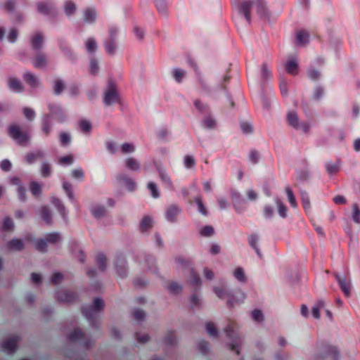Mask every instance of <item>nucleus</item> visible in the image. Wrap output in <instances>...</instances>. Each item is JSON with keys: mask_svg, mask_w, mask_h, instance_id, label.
Returning a JSON list of instances; mask_svg holds the SVG:
<instances>
[{"mask_svg": "<svg viewBox=\"0 0 360 360\" xmlns=\"http://www.w3.org/2000/svg\"><path fill=\"white\" fill-rule=\"evenodd\" d=\"M104 307L105 302L100 297H95L91 304L83 307V315L89 321L90 325L92 327L96 328L98 326V323L95 319V316L96 314L101 313L103 310Z\"/></svg>", "mask_w": 360, "mask_h": 360, "instance_id": "nucleus-1", "label": "nucleus"}, {"mask_svg": "<svg viewBox=\"0 0 360 360\" xmlns=\"http://www.w3.org/2000/svg\"><path fill=\"white\" fill-rule=\"evenodd\" d=\"M8 134L19 145L26 146L30 143V136L27 131H24L17 124H11L8 127Z\"/></svg>", "mask_w": 360, "mask_h": 360, "instance_id": "nucleus-2", "label": "nucleus"}, {"mask_svg": "<svg viewBox=\"0 0 360 360\" xmlns=\"http://www.w3.org/2000/svg\"><path fill=\"white\" fill-rule=\"evenodd\" d=\"M340 353L337 348L332 345H325L320 352L311 360H339Z\"/></svg>", "mask_w": 360, "mask_h": 360, "instance_id": "nucleus-3", "label": "nucleus"}, {"mask_svg": "<svg viewBox=\"0 0 360 360\" xmlns=\"http://www.w3.org/2000/svg\"><path fill=\"white\" fill-rule=\"evenodd\" d=\"M108 89L104 94V103L107 105H110L119 100V94L117 91V86L112 79L108 81Z\"/></svg>", "mask_w": 360, "mask_h": 360, "instance_id": "nucleus-4", "label": "nucleus"}, {"mask_svg": "<svg viewBox=\"0 0 360 360\" xmlns=\"http://www.w3.org/2000/svg\"><path fill=\"white\" fill-rule=\"evenodd\" d=\"M287 120L288 124L295 129L302 128L305 133H307L309 130V124L307 123H301L296 112H288L287 114Z\"/></svg>", "mask_w": 360, "mask_h": 360, "instance_id": "nucleus-5", "label": "nucleus"}, {"mask_svg": "<svg viewBox=\"0 0 360 360\" xmlns=\"http://www.w3.org/2000/svg\"><path fill=\"white\" fill-rule=\"evenodd\" d=\"M226 335L229 338H231L233 342L229 344V347L231 350H235L238 347L241 346L242 340L241 338L235 333L232 325H228L224 330Z\"/></svg>", "mask_w": 360, "mask_h": 360, "instance_id": "nucleus-6", "label": "nucleus"}, {"mask_svg": "<svg viewBox=\"0 0 360 360\" xmlns=\"http://www.w3.org/2000/svg\"><path fill=\"white\" fill-rule=\"evenodd\" d=\"M214 292L217 294V295L219 298L226 297L228 300L227 304L230 307H233L234 306L235 303L241 302L245 297V295L242 294L241 298L234 299L233 295H231V293L225 291L224 290L220 289L217 287L214 288Z\"/></svg>", "mask_w": 360, "mask_h": 360, "instance_id": "nucleus-7", "label": "nucleus"}, {"mask_svg": "<svg viewBox=\"0 0 360 360\" xmlns=\"http://www.w3.org/2000/svg\"><path fill=\"white\" fill-rule=\"evenodd\" d=\"M56 298L58 302L65 304L73 302L77 298V295L74 292L61 289L56 292Z\"/></svg>", "mask_w": 360, "mask_h": 360, "instance_id": "nucleus-8", "label": "nucleus"}, {"mask_svg": "<svg viewBox=\"0 0 360 360\" xmlns=\"http://www.w3.org/2000/svg\"><path fill=\"white\" fill-rule=\"evenodd\" d=\"M20 341L18 336H11L6 340L2 343L3 350L7 353L15 352L18 348V344Z\"/></svg>", "mask_w": 360, "mask_h": 360, "instance_id": "nucleus-9", "label": "nucleus"}, {"mask_svg": "<svg viewBox=\"0 0 360 360\" xmlns=\"http://www.w3.org/2000/svg\"><path fill=\"white\" fill-rule=\"evenodd\" d=\"M117 34V30L113 28L110 30V39L105 43V46L108 52L113 54L116 49L115 46V36Z\"/></svg>", "mask_w": 360, "mask_h": 360, "instance_id": "nucleus-10", "label": "nucleus"}, {"mask_svg": "<svg viewBox=\"0 0 360 360\" xmlns=\"http://www.w3.org/2000/svg\"><path fill=\"white\" fill-rule=\"evenodd\" d=\"M9 88L15 92H22L24 90V86L20 79L10 77L8 79Z\"/></svg>", "mask_w": 360, "mask_h": 360, "instance_id": "nucleus-11", "label": "nucleus"}, {"mask_svg": "<svg viewBox=\"0 0 360 360\" xmlns=\"http://www.w3.org/2000/svg\"><path fill=\"white\" fill-rule=\"evenodd\" d=\"M7 248L11 251H22L24 249V243L19 238H13L7 243Z\"/></svg>", "mask_w": 360, "mask_h": 360, "instance_id": "nucleus-12", "label": "nucleus"}, {"mask_svg": "<svg viewBox=\"0 0 360 360\" xmlns=\"http://www.w3.org/2000/svg\"><path fill=\"white\" fill-rule=\"evenodd\" d=\"M254 4L253 0H248L242 2L240 6V11L244 14L245 19L250 22V8Z\"/></svg>", "mask_w": 360, "mask_h": 360, "instance_id": "nucleus-13", "label": "nucleus"}, {"mask_svg": "<svg viewBox=\"0 0 360 360\" xmlns=\"http://www.w3.org/2000/svg\"><path fill=\"white\" fill-rule=\"evenodd\" d=\"M285 71L292 75H295L298 72V64L295 59H290L284 65Z\"/></svg>", "mask_w": 360, "mask_h": 360, "instance_id": "nucleus-14", "label": "nucleus"}, {"mask_svg": "<svg viewBox=\"0 0 360 360\" xmlns=\"http://www.w3.org/2000/svg\"><path fill=\"white\" fill-rule=\"evenodd\" d=\"M96 12L91 8H87L84 11V22L85 23H93L96 21Z\"/></svg>", "mask_w": 360, "mask_h": 360, "instance_id": "nucleus-15", "label": "nucleus"}, {"mask_svg": "<svg viewBox=\"0 0 360 360\" xmlns=\"http://www.w3.org/2000/svg\"><path fill=\"white\" fill-rule=\"evenodd\" d=\"M126 260L122 257H118L115 264L117 274L124 277L127 275Z\"/></svg>", "mask_w": 360, "mask_h": 360, "instance_id": "nucleus-16", "label": "nucleus"}, {"mask_svg": "<svg viewBox=\"0 0 360 360\" xmlns=\"http://www.w3.org/2000/svg\"><path fill=\"white\" fill-rule=\"evenodd\" d=\"M37 11L44 15H51L53 11V8L48 3L39 2L37 4Z\"/></svg>", "mask_w": 360, "mask_h": 360, "instance_id": "nucleus-17", "label": "nucleus"}, {"mask_svg": "<svg viewBox=\"0 0 360 360\" xmlns=\"http://www.w3.org/2000/svg\"><path fill=\"white\" fill-rule=\"evenodd\" d=\"M84 338V334L79 328H75L68 336V340L70 342H75L78 340H82Z\"/></svg>", "mask_w": 360, "mask_h": 360, "instance_id": "nucleus-18", "label": "nucleus"}, {"mask_svg": "<svg viewBox=\"0 0 360 360\" xmlns=\"http://www.w3.org/2000/svg\"><path fill=\"white\" fill-rule=\"evenodd\" d=\"M335 277H336V279H337L341 289L342 290L344 294L347 297H349L350 296L349 285H348L347 284L346 278L344 276H341L340 275H336Z\"/></svg>", "mask_w": 360, "mask_h": 360, "instance_id": "nucleus-19", "label": "nucleus"}, {"mask_svg": "<svg viewBox=\"0 0 360 360\" xmlns=\"http://www.w3.org/2000/svg\"><path fill=\"white\" fill-rule=\"evenodd\" d=\"M43 36L41 33H37L31 38L32 46L34 50L39 51L42 47Z\"/></svg>", "mask_w": 360, "mask_h": 360, "instance_id": "nucleus-20", "label": "nucleus"}, {"mask_svg": "<svg viewBox=\"0 0 360 360\" xmlns=\"http://www.w3.org/2000/svg\"><path fill=\"white\" fill-rule=\"evenodd\" d=\"M23 78L31 87L35 88L38 86V79L34 74L27 72L23 75Z\"/></svg>", "mask_w": 360, "mask_h": 360, "instance_id": "nucleus-21", "label": "nucleus"}, {"mask_svg": "<svg viewBox=\"0 0 360 360\" xmlns=\"http://www.w3.org/2000/svg\"><path fill=\"white\" fill-rule=\"evenodd\" d=\"M309 38V34L304 30H299L297 32L296 44L299 46H304L307 44Z\"/></svg>", "mask_w": 360, "mask_h": 360, "instance_id": "nucleus-22", "label": "nucleus"}, {"mask_svg": "<svg viewBox=\"0 0 360 360\" xmlns=\"http://www.w3.org/2000/svg\"><path fill=\"white\" fill-rule=\"evenodd\" d=\"M41 215L46 224L51 225L52 224L51 212L47 206H42L40 210Z\"/></svg>", "mask_w": 360, "mask_h": 360, "instance_id": "nucleus-23", "label": "nucleus"}, {"mask_svg": "<svg viewBox=\"0 0 360 360\" xmlns=\"http://www.w3.org/2000/svg\"><path fill=\"white\" fill-rule=\"evenodd\" d=\"M33 64L34 66L37 68L46 67L47 60L45 56L42 53L37 54L33 60Z\"/></svg>", "mask_w": 360, "mask_h": 360, "instance_id": "nucleus-24", "label": "nucleus"}, {"mask_svg": "<svg viewBox=\"0 0 360 360\" xmlns=\"http://www.w3.org/2000/svg\"><path fill=\"white\" fill-rule=\"evenodd\" d=\"M126 167L133 171H138L140 169V163L134 158H129L125 160Z\"/></svg>", "mask_w": 360, "mask_h": 360, "instance_id": "nucleus-25", "label": "nucleus"}, {"mask_svg": "<svg viewBox=\"0 0 360 360\" xmlns=\"http://www.w3.org/2000/svg\"><path fill=\"white\" fill-rule=\"evenodd\" d=\"M152 218L149 216H145L140 224V229L142 232L148 231L152 228Z\"/></svg>", "mask_w": 360, "mask_h": 360, "instance_id": "nucleus-26", "label": "nucleus"}, {"mask_svg": "<svg viewBox=\"0 0 360 360\" xmlns=\"http://www.w3.org/2000/svg\"><path fill=\"white\" fill-rule=\"evenodd\" d=\"M3 231H12L14 229V224L9 217H6L3 219V224L1 227Z\"/></svg>", "mask_w": 360, "mask_h": 360, "instance_id": "nucleus-27", "label": "nucleus"}, {"mask_svg": "<svg viewBox=\"0 0 360 360\" xmlns=\"http://www.w3.org/2000/svg\"><path fill=\"white\" fill-rule=\"evenodd\" d=\"M44 154L41 150H37L35 153H28L25 158L28 163L31 164L37 159H41L44 157Z\"/></svg>", "mask_w": 360, "mask_h": 360, "instance_id": "nucleus-28", "label": "nucleus"}, {"mask_svg": "<svg viewBox=\"0 0 360 360\" xmlns=\"http://www.w3.org/2000/svg\"><path fill=\"white\" fill-rule=\"evenodd\" d=\"M30 191L34 196L39 198L41 193L42 186L36 181H32L30 185Z\"/></svg>", "mask_w": 360, "mask_h": 360, "instance_id": "nucleus-29", "label": "nucleus"}, {"mask_svg": "<svg viewBox=\"0 0 360 360\" xmlns=\"http://www.w3.org/2000/svg\"><path fill=\"white\" fill-rule=\"evenodd\" d=\"M179 212V209L176 206L172 205L169 207L167 212V219L170 221H174Z\"/></svg>", "mask_w": 360, "mask_h": 360, "instance_id": "nucleus-30", "label": "nucleus"}, {"mask_svg": "<svg viewBox=\"0 0 360 360\" xmlns=\"http://www.w3.org/2000/svg\"><path fill=\"white\" fill-rule=\"evenodd\" d=\"M106 256L103 253H99L96 257V262L102 271L106 270Z\"/></svg>", "mask_w": 360, "mask_h": 360, "instance_id": "nucleus-31", "label": "nucleus"}, {"mask_svg": "<svg viewBox=\"0 0 360 360\" xmlns=\"http://www.w3.org/2000/svg\"><path fill=\"white\" fill-rule=\"evenodd\" d=\"M205 330L210 336L217 337L218 335L217 329L212 322H207L205 323Z\"/></svg>", "mask_w": 360, "mask_h": 360, "instance_id": "nucleus-32", "label": "nucleus"}, {"mask_svg": "<svg viewBox=\"0 0 360 360\" xmlns=\"http://www.w3.org/2000/svg\"><path fill=\"white\" fill-rule=\"evenodd\" d=\"M65 88V84L61 79H56L54 81V92L56 94L58 95L63 92V91Z\"/></svg>", "mask_w": 360, "mask_h": 360, "instance_id": "nucleus-33", "label": "nucleus"}, {"mask_svg": "<svg viewBox=\"0 0 360 360\" xmlns=\"http://www.w3.org/2000/svg\"><path fill=\"white\" fill-rule=\"evenodd\" d=\"M121 181H122L124 186L129 191H133L135 188L136 184L133 179L127 176H122L121 177Z\"/></svg>", "mask_w": 360, "mask_h": 360, "instance_id": "nucleus-34", "label": "nucleus"}, {"mask_svg": "<svg viewBox=\"0 0 360 360\" xmlns=\"http://www.w3.org/2000/svg\"><path fill=\"white\" fill-rule=\"evenodd\" d=\"M45 239L47 240L48 243L55 244L60 241V235L58 233H51L46 236Z\"/></svg>", "mask_w": 360, "mask_h": 360, "instance_id": "nucleus-35", "label": "nucleus"}, {"mask_svg": "<svg viewBox=\"0 0 360 360\" xmlns=\"http://www.w3.org/2000/svg\"><path fill=\"white\" fill-rule=\"evenodd\" d=\"M47 247H48V242L47 240L44 239H40L37 240L35 245L36 249L42 252H45L47 251Z\"/></svg>", "mask_w": 360, "mask_h": 360, "instance_id": "nucleus-36", "label": "nucleus"}, {"mask_svg": "<svg viewBox=\"0 0 360 360\" xmlns=\"http://www.w3.org/2000/svg\"><path fill=\"white\" fill-rule=\"evenodd\" d=\"M234 276L240 282H242V283L246 282L247 279L245 276L244 271L241 267H238L235 269Z\"/></svg>", "mask_w": 360, "mask_h": 360, "instance_id": "nucleus-37", "label": "nucleus"}, {"mask_svg": "<svg viewBox=\"0 0 360 360\" xmlns=\"http://www.w3.org/2000/svg\"><path fill=\"white\" fill-rule=\"evenodd\" d=\"M252 317L255 321L258 323H262L264 320L262 311L258 309H254L252 311Z\"/></svg>", "mask_w": 360, "mask_h": 360, "instance_id": "nucleus-38", "label": "nucleus"}, {"mask_svg": "<svg viewBox=\"0 0 360 360\" xmlns=\"http://www.w3.org/2000/svg\"><path fill=\"white\" fill-rule=\"evenodd\" d=\"M52 202L53 205L58 209L61 215L65 218V208L64 205L61 203L60 200L57 198H52Z\"/></svg>", "mask_w": 360, "mask_h": 360, "instance_id": "nucleus-39", "label": "nucleus"}, {"mask_svg": "<svg viewBox=\"0 0 360 360\" xmlns=\"http://www.w3.org/2000/svg\"><path fill=\"white\" fill-rule=\"evenodd\" d=\"M106 210L105 207L96 206L92 209V214L96 218H101L105 214Z\"/></svg>", "mask_w": 360, "mask_h": 360, "instance_id": "nucleus-40", "label": "nucleus"}, {"mask_svg": "<svg viewBox=\"0 0 360 360\" xmlns=\"http://www.w3.org/2000/svg\"><path fill=\"white\" fill-rule=\"evenodd\" d=\"M76 5L72 1H67L65 4V12L67 15H71L76 11Z\"/></svg>", "mask_w": 360, "mask_h": 360, "instance_id": "nucleus-41", "label": "nucleus"}, {"mask_svg": "<svg viewBox=\"0 0 360 360\" xmlns=\"http://www.w3.org/2000/svg\"><path fill=\"white\" fill-rule=\"evenodd\" d=\"M79 127L82 131L84 133H89L91 129V124L90 122L83 120H81L79 123Z\"/></svg>", "mask_w": 360, "mask_h": 360, "instance_id": "nucleus-42", "label": "nucleus"}, {"mask_svg": "<svg viewBox=\"0 0 360 360\" xmlns=\"http://www.w3.org/2000/svg\"><path fill=\"white\" fill-rule=\"evenodd\" d=\"M214 233V229L211 226H205L202 227L201 229V230L200 231V234L202 236H205V237L210 236L213 235Z\"/></svg>", "mask_w": 360, "mask_h": 360, "instance_id": "nucleus-43", "label": "nucleus"}, {"mask_svg": "<svg viewBox=\"0 0 360 360\" xmlns=\"http://www.w3.org/2000/svg\"><path fill=\"white\" fill-rule=\"evenodd\" d=\"M352 219L357 224L360 223V210L356 204L352 205Z\"/></svg>", "mask_w": 360, "mask_h": 360, "instance_id": "nucleus-44", "label": "nucleus"}, {"mask_svg": "<svg viewBox=\"0 0 360 360\" xmlns=\"http://www.w3.org/2000/svg\"><path fill=\"white\" fill-rule=\"evenodd\" d=\"M285 191H286L290 204L294 207H296L297 202H296V200H295V198L294 196L292 189L288 186L285 188Z\"/></svg>", "mask_w": 360, "mask_h": 360, "instance_id": "nucleus-45", "label": "nucleus"}, {"mask_svg": "<svg viewBox=\"0 0 360 360\" xmlns=\"http://www.w3.org/2000/svg\"><path fill=\"white\" fill-rule=\"evenodd\" d=\"M60 143L62 146H68L71 140L70 135L66 132H62L59 135Z\"/></svg>", "mask_w": 360, "mask_h": 360, "instance_id": "nucleus-46", "label": "nucleus"}, {"mask_svg": "<svg viewBox=\"0 0 360 360\" xmlns=\"http://www.w3.org/2000/svg\"><path fill=\"white\" fill-rule=\"evenodd\" d=\"M190 273H191V275L192 278H193L192 279V284L195 287L200 286V285H201L200 278L196 275V274L195 273V271H194L193 267L191 268Z\"/></svg>", "mask_w": 360, "mask_h": 360, "instance_id": "nucleus-47", "label": "nucleus"}, {"mask_svg": "<svg viewBox=\"0 0 360 360\" xmlns=\"http://www.w3.org/2000/svg\"><path fill=\"white\" fill-rule=\"evenodd\" d=\"M134 145L131 143H124L121 146V150L124 154L132 153L134 152Z\"/></svg>", "mask_w": 360, "mask_h": 360, "instance_id": "nucleus-48", "label": "nucleus"}, {"mask_svg": "<svg viewBox=\"0 0 360 360\" xmlns=\"http://www.w3.org/2000/svg\"><path fill=\"white\" fill-rule=\"evenodd\" d=\"M165 343L167 345L172 346L176 344V338L174 333H169L165 338Z\"/></svg>", "mask_w": 360, "mask_h": 360, "instance_id": "nucleus-49", "label": "nucleus"}, {"mask_svg": "<svg viewBox=\"0 0 360 360\" xmlns=\"http://www.w3.org/2000/svg\"><path fill=\"white\" fill-rule=\"evenodd\" d=\"M168 289L170 291V292L176 295L181 291V286L179 285L176 282H172L170 285L168 286Z\"/></svg>", "mask_w": 360, "mask_h": 360, "instance_id": "nucleus-50", "label": "nucleus"}, {"mask_svg": "<svg viewBox=\"0 0 360 360\" xmlns=\"http://www.w3.org/2000/svg\"><path fill=\"white\" fill-rule=\"evenodd\" d=\"M63 279V275L60 272H55L51 276V283L54 285L59 284Z\"/></svg>", "mask_w": 360, "mask_h": 360, "instance_id": "nucleus-51", "label": "nucleus"}, {"mask_svg": "<svg viewBox=\"0 0 360 360\" xmlns=\"http://www.w3.org/2000/svg\"><path fill=\"white\" fill-rule=\"evenodd\" d=\"M74 157L72 155H69L65 157H60L58 158V162L61 165H70L72 163Z\"/></svg>", "mask_w": 360, "mask_h": 360, "instance_id": "nucleus-52", "label": "nucleus"}, {"mask_svg": "<svg viewBox=\"0 0 360 360\" xmlns=\"http://www.w3.org/2000/svg\"><path fill=\"white\" fill-rule=\"evenodd\" d=\"M86 49L89 52H94L96 49V42L95 39H89L86 43Z\"/></svg>", "mask_w": 360, "mask_h": 360, "instance_id": "nucleus-53", "label": "nucleus"}, {"mask_svg": "<svg viewBox=\"0 0 360 360\" xmlns=\"http://www.w3.org/2000/svg\"><path fill=\"white\" fill-rule=\"evenodd\" d=\"M136 340L140 343H146L150 340V336L148 334L137 333L135 335Z\"/></svg>", "mask_w": 360, "mask_h": 360, "instance_id": "nucleus-54", "label": "nucleus"}, {"mask_svg": "<svg viewBox=\"0 0 360 360\" xmlns=\"http://www.w3.org/2000/svg\"><path fill=\"white\" fill-rule=\"evenodd\" d=\"M63 187L64 190L65 191V192L67 193L68 197L71 200H74V195H73V191H72V188L71 184L70 183L65 181V182H63Z\"/></svg>", "mask_w": 360, "mask_h": 360, "instance_id": "nucleus-55", "label": "nucleus"}, {"mask_svg": "<svg viewBox=\"0 0 360 360\" xmlns=\"http://www.w3.org/2000/svg\"><path fill=\"white\" fill-rule=\"evenodd\" d=\"M134 318L137 321H143L146 318V312L141 309H136L134 311Z\"/></svg>", "mask_w": 360, "mask_h": 360, "instance_id": "nucleus-56", "label": "nucleus"}, {"mask_svg": "<svg viewBox=\"0 0 360 360\" xmlns=\"http://www.w3.org/2000/svg\"><path fill=\"white\" fill-rule=\"evenodd\" d=\"M257 240H258V238L256 235H252L250 237V240H249V243H250V245L255 250L257 254L259 255V256H261V254L259 252V250H258V248H257Z\"/></svg>", "mask_w": 360, "mask_h": 360, "instance_id": "nucleus-57", "label": "nucleus"}, {"mask_svg": "<svg viewBox=\"0 0 360 360\" xmlns=\"http://www.w3.org/2000/svg\"><path fill=\"white\" fill-rule=\"evenodd\" d=\"M41 174L44 176H49L51 174V167L46 162H43L41 165Z\"/></svg>", "mask_w": 360, "mask_h": 360, "instance_id": "nucleus-58", "label": "nucleus"}, {"mask_svg": "<svg viewBox=\"0 0 360 360\" xmlns=\"http://www.w3.org/2000/svg\"><path fill=\"white\" fill-rule=\"evenodd\" d=\"M276 203L278 205V210L279 214L282 217H286V211H287L286 207L279 200H277Z\"/></svg>", "mask_w": 360, "mask_h": 360, "instance_id": "nucleus-59", "label": "nucleus"}, {"mask_svg": "<svg viewBox=\"0 0 360 360\" xmlns=\"http://www.w3.org/2000/svg\"><path fill=\"white\" fill-rule=\"evenodd\" d=\"M176 262H178L179 264H181V266L183 267H186V266H188L190 267V269L192 267L191 266V262L190 260L188 259H186V258L183 257H178L176 258Z\"/></svg>", "mask_w": 360, "mask_h": 360, "instance_id": "nucleus-60", "label": "nucleus"}, {"mask_svg": "<svg viewBox=\"0 0 360 360\" xmlns=\"http://www.w3.org/2000/svg\"><path fill=\"white\" fill-rule=\"evenodd\" d=\"M184 75H185V72L179 68H176L174 70V78L176 80V82H181Z\"/></svg>", "mask_w": 360, "mask_h": 360, "instance_id": "nucleus-61", "label": "nucleus"}, {"mask_svg": "<svg viewBox=\"0 0 360 360\" xmlns=\"http://www.w3.org/2000/svg\"><path fill=\"white\" fill-rule=\"evenodd\" d=\"M198 349L202 353H203V354L207 353L209 351L208 342L205 340H202V341L199 342Z\"/></svg>", "mask_w": 360, "mask_h": 360, "instance_id": "nucleus-62", "label": "nucleus"}, {"mask_svg": "<svg viewBox=\"0 0 360 360\" xmlns=\"http://www.w3.org/2000/svg\"><path fill=\"white\" fill-rule=\"evenodd\" d=\"M184 164L186 168H191L195 165V160L191 155H186L184 158Z\"/></svg>", "mask_w": 360, "mask_h": 360, "instance_id": "nucleus-63", "label": "nucleus"}, {"mask_svg": "<svg viewBox=\"0 0 360 360\" xmlns=\"http://www.w3.org/2000/svg\"><path fill=\"white\" fill-rule=\"evenodd\" d=\"M309 75L311 79L317 80L321 76V73L316 69L311 68L309 70Z\"/></svg>", "mask_w": 360, "mask_h": 360, "instance_id": "nucleus-64", "label": "nucleus"}]
</instances>
